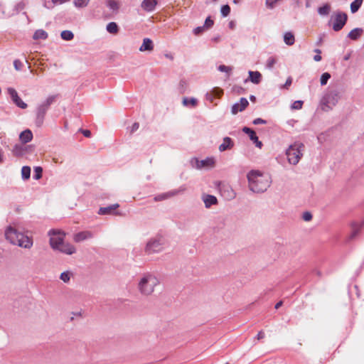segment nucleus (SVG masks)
<instances>
[{
    "mask_svg": "<svg viewBox=\"0 0 364 364\" xmlns=\"http://www.w3.org/2000/svg\"><path fill=\"white\" fill-rule=\"evenodd\" d=\"M247 177L249 188L254 193H264L270 186L271 181L269 178L259 171H250L247 173Z\"/></svg>",
    "mask_w": 364,
    "mask_h": 364,
    "instance_id": "f257e3e1",
    "label": "nucleus"
},
{
    "mask_svg": "<svg viewBox=\"0 0 364 364\" xmlns=\"http://www.w3.org/2000/svg\"><path fill=\"white\" fill-rule=\"evenodd\" d=\"M5 237L11 244L21 247L30 249L33 246V239L31 237L26 235L11 226H9L6 229Z\"/></svg>",
    "mask_w": 364,
    "mask_h": 364,
    "instance_id": "f03ea898",
    "label": "nucleus"
},
{
    "mask_svg": "<svg viewBox=\"0 0 364 364\" xmlns=\"http://www.w3.org/2000/svg\"><path fill=\"white\" fill-rule=\"evenodd\" d=\"M341 97L339 92H325L319 101L316 112H328L337 105Z\"/></svg>",
    "mask_w": 364,
    "mask_h": 364,
    "instance_id": "7ed1b4c3",
    "label": "nucleus"
},
{
    "mask_svg": "<svg viewBox=\"0 0 364 364\" xmlns=\"http://www.w3.org/2000/svg\"><path fill=\"white\" fill-rule=\"evenodd\" d=\"M58 95H51L42 101L36 107L35 124L38 127H41L44 122L47 111L58 98Z\"/></svg>",
    "mask_w": 364,
    "mask_h": 364,
    "instance_id": "20e7f679",
    "label": "nucleus"
},
{
    "mask_svg": "<svg viewBox=\"0 0 364 364\" xmlns=\"http://www.w3.org/2000/svg\"><path fill=\"white\" fill-rule=\"evenodd\" d=\"M305 146L303 143L296 141L291 144L286 150L288 162L291 165H296L303 156Z\"/></svg>",
    "mask_w": 364,
    "mask_h": 364,
    "instance_id": "39448f33",
    "label": "nucleus"
},
{
    "mask_svg": "<svg viewBox=\"0 0 364 364\" xmlns=\"http://www.w3.org/2000/svg\"><path fill=\"white\" fill-rule=\"evenodd\" d=\"M159 284V280L151 274H146L139 282V290L142 294L150 295L154 287Z\"/></svg>",
    "mask_w": 364,
    "mask_h": 364,
    "instance_id": "423d86ee",
    "label": "nucleus"
},
{
    "mask_svg": "<svg viewBox=\"0 0 364 364\" xmlns=\"http://www.w3.org/2000/svg\"><path fill=\"white\" fill-rule=\"evenodd\" d=\"M347 19L348 16L345 13L336 11L331 16L328 25L331 26L334 31H339L346 25Z\"/></svg>",
    "mask_w": 364,
    "mask_h": 364,
    "instance_id": "0eeeda50",
    "label": "nucleus"
},
{
    "mask_svg": "<svg viewBox=\"0 0 364 364\" xmlns=\"http://www.w3.org/2000/svg\"><path fill=\"white\" fill-rule=\"evenodd\" d=\"M164 245V239L161 236H158L150 239L146 245L145 253L151 255L162 251Z\"/></svg>",
    "mask_w": 364,
    "mask_h": 364,
    "instance_id": "6e6552de",
    "label": "nucleus"
},
{
    "mask_svg": "<svg viewBox=\"0 0 364 364\" xmlns=\"http://www.w3.org/2000/svg\"><path fill=\"white\" fill-rule=\"evenodd\" d=\"M50 237V245L52 248L57 250L63 242V235L55 230H50L48 232Z\"/></svg>",
    "mask_w": 364,
    "mask_h": 364,
    "instance_id": "1a4fd4ad",
    "label": "nucleus"
},
{
    "mask_svg": "<svg viewBox=\"0 0 364 364\" xmlns=\"http://www.w3.org/2000/svg\"><path fill=\"white\" fill-rule=\"evenodd\" d=\"M119 207L118 203L112 204L107 207H101L97 213L100 215H119L117 209Z\"/></svg>",
    "mask_w": 364,
    "mask_h": 364,
    "instance_id": "9d476101",
    "label": "nucleus"
},
{
    "mask_svg": "<svg viewBox=\"0 0 364 364\" xmlns=\"http://www.w3.org/2000/svg\"><path fill=\"white\" fill-rule=\"evenodd\" d=\"M93 237L94 234L91 231L85 230L75 233L73 236V240L75 242H81Z\"/></svg>",
    "mask_w": 364,
    "mask_h": 364,
    "instance_id": "9b49d317",
    "label": "nucleus"
},
{
    "mask_svg": "<svg viewBox=\"0 0 364 364\" xmlns=\"http://www.w3.org/2000/svg\"><path fill=\"white\" fill-rule=\"evenodd\" d=\"M249 105L246 98L242 97L239 102L234 104L232 106L231 112L233 114H237L239 112L243 111Z\"/></svg>",
    "mask_w": 364,
    "mask_h": 364,
    "instance_id": "f8f14e48",
    "label": "nucleus"
},
{
    "mask_svg": "<svg viewBox=\"0 0 364 364\" xmlns=\"http://www.w3.org/2000/svg\"><path fill=\"white\" fill-rule=\"evenodd\" d=\"M185 190H186V188L184 186H181L178 190H173V191H169L168 193H164V194H161V195H159L158 196H156L154 198V200L156 201L165 200V199H166V198H168L169 197L174 196L178 194L179 193L183 192Z\"/></svg>",
    "mask_w": 364,
    "mask_h": 364,
    "instance_id": "ddd939ff",
    "label": "nucleus"
},
{
    "mask_svg": "<svg viewBox=\"0 0 364 364\" xmlns=\"http://www.w3.org/2000/svg\"><path fill=\"white\" fill-rule=\"evenodd\" d=\"M139 50L141 52H151L154 50L153 41L149 38H144L142 44L139 47Z\"/></svg>",
    "mask_w": 364,
    "mask_h": 364,
    "instance_id": "4468645a",
    "label": "nucleus"
},
{
    "mask_svg": "<svg viewBox=\"0 0 364 364\" xmlns=\"http://www.w3.org/2000/svg\"><path fill=\"white\" fill-rule=\"evenodd\" d=\"M233 146H234L233 140L229 136H225L223 139V143L219 146V151L223 152L226 150L231 149Z\"/></svg>",
    "mask_w": 364,
    "mask_h": 364,
    "instance_id": "2eb2a0df",
    "label": "nucleus"
},
{
    "mask_svg": "<svg viewBox=\"0 0 364 364\" xmlns=\"http://www.w3.org/2000/svg\"><path fill=\"white\" fill-rule=\"evenodd\" d=\"M57 250H59L60 252L65 253L67 255H72L75 252L76 249L75 247L69 243H64L62 242V245H60V247H58Z\"/></svg>",
    "mask_w": 364,
    "mask_h": 364,
    "instance_id": "dca6fc26",
    "label": "nucleus"
},
{
    "mask_svg": "<svg viewBox=\"0 0 364 364\" xmlns=\"http://www.w3.org/2000/svg\"><path fill=\"white\" fill-rule=\"evenodd\" d=\"M11 99L14 102V103L21 109H25L27 107V104L22 101V100L18 97V92H9Z\"/></svg>",
    "mask_w": 364,
    "mask_h": 364,
    "instance_id": "f3484780",
    "label": "nucleus"
},
{
    "mask_svg": "<svg viewBox=\"0 0 364 364\" xmlns=\"http://www.w3.org/2000/svg\"><path fill=\"white\" fill-rule=\"evenodd\" d=\"M203 200L205 203V206L207 208H209L213 205H216L218 203V199L215 196L213 195H204L203 196Z\"/></svg>",
    "mask_w": 364,
    "mask_h": 364,
    "instance_id": "a211bd4d",
    "label": "nucleus"
},
{
    "mask_svg": "<svg viewBox=\"0 0 364 364\" xmlns=\"http://www.w3.org/2000/svg\"><path fill=\"white\" fill-rule=\"evenodd\" d=\"M105 4L113 13H117L119 9V2L117 0H105Z\"/></svg>",
    "mask_w": 364,
    "mask_h": 364,
    "instance_id": "6ab92c4d",
    "label": "nucleus"
},
{
    "mask_svg": "<svg viewBox=\"0 0 364 364\" xmlns=\"http://www.w3.org/2000/svg\"><path fill=\"white\" fill-rule=\"evenodd\" d=\"M156 0H143L141 8L146 11H152L156 6Z\"/></svg>",
    "mask_w": 364,
    "mask_h": 364,
    "instance_id": "aec40b11",
    "label": "nucleus"
},
{
    "mask_svg": "<svg viewBox=\"0 0 364 364\" xmlns=\"http://www.w3.org/2000/svg\"><path fill=\"white\" fill-rule=\"evenodd\" d=\"M19 139L23 144H26L32 140L33 133L30 129H26L20 134Z\"/></svg>",
    "mask_w": 364,
    "mask_h": 364,
    "instance_id": "412c9836",
    "label": "nucleus"
},
{
    "mask_svg": "<svg viewBox=\"0 0 364 364\" xmlns=\"http://www.w3.org/2000/svg\"><path fill=\"white\" fill-rule=\"evenodd\" d=\"M223 93L224 92H206L205 100L216 105L217 102H215V100H219Z\"/></svg>",
    "mask_w": 364,
    "mask_h": 364,
    "instance_id": "4be33fe9",
    "label": "nucleus"
},
{
    "mask_svg": "<svg viewBox=\"0 0 364 364\" xmlns=\"http://www.w3.org/2000/svg\"><path fill=\"white\" fill-rule=\"evenodd\" d=\"M248 80L254 84H259L262 80V75L258 71H249Z\"/></svg>",
    "mask_w": 364,
    "mask_h": 364,
    "instance_id": "5701e85b",
    "label": "nucleus"
},
{
    "mask_svg": "<svg viewBox=\"0 0 364 364\" xmlns=\"http://www.w3.org/2000/svg\"><path fill=\"white\" fill-rule=\"evenodd\" d=\"M284 42L287 46H293L295 43V37L292 32L287 31L283 36Z\"/></svg>",
    "mask_w": 364,
    "mask_h": 364,
    "instance_id": "b1692460",
    "label": "nucleus"
},
{
    "mask_svg": "<svg viewBox=\"0 0 364 364\" xmlns=\"http://www.w3.org/2000/svg\"><path fill=\"white\" fill-rule=\"evenodd\" d=\"M26 152V147L20 144H16L12 149L13 155L15 156H22Z\"/></svg>",
    "mask_w": 364,
    "mask_h": 364,
    "instance_id": "393cba45",
    "label": "nucleus"
},
{
    "mask_svg": "<svg viewBox=\"0 0 364 364\" xmlns=\"http://www.w3.org/2000/svg\"><path fill=\"white\" fill-rule=\"evenodd\" d=\"M331 8L328 4H325L323 6L318 8V14L321 16H326L331 12Z\"/></svg>",
    "mask_w": 364,
    "mask_h": 364,
    "instance_id": "a878e982",
    "label": "nucleus"
},
{
    "mask_svg": "<svg viewBox=\"0 0 364 364\" xmlns=\"http://www.w3.org/2000/svg\"><path fill=\"white\" fill-rule=\"evenodd\" d=\"M196 164H197L196 167L198 168H201L205 166H209L213 165L214 161L213 159L208 158L206 159L201 160V161L196 160Z\"/></svg>",
    "mask_w": 364,
    "mask_h": 364,
    "instance_id": "bb28decb",
    "label": "nucleus"
},
{
    "mask_svg": "<svg viewBox=\"0 0 364 364\" xmlns=\"http://www.w3.org/2000/svg\"><path fill=\"white\" fill-rule=\"evenodd\" d=\"M35 40H46L48 38V33L43 29L36 30L33 36Z\"/></svg>",
    "mask_w": 364,
    "mask_h": 364,
    "instance_id": "cd10ccee",
    "label": "nucleus"
},
{
    "mask_svg": "<svg viewBox=\"0 0 364 364\" xmlns=\"http://www.w3.org/2000/svg\"><path fill=\"white\" fill-rule=\"evenodd\" d=\"M183 104L186 107H195L198 105V100L194 97H184L183 99Z\"/></svg>",
    "mask_w": 364,
    "mask_h": 364,
    "instance_id": "c85d7f7f",
    "label": "nucleus"
},
{
    "mask_svg": "<svg viewBox=\"0 0 364 364\" xmlns=\"http://www.w3.org/2000/svg\"><path fill=\"white\" fill-rule=\"evenodd\" d=\"M363 29L356 28L350 31L348 37L352 40H357L362 34Z\"/></svg>",
    "mask_w": 364,
    "mask_h": 364,
    "instance_id": "c756f323",
    "label": "nucleus"
},
{
    "mask_svg": "<svg viewBox=\"0 0 364 364\" xmlns=\"http://www.w3.org/2000/svg\"><path fill=\"white\" fill-rule=\"evenodd\" d=\"M106 30L111 34H117L119 31V26L115 22H110L107 24Z\"/></svg>",
    "mask_w": 364,
    "mask_h": 364,
    "instance_id": "7c9ffc66",
    "label": "nucleus"
},
{
    "mask_svg": "<svg viewBox=\"0 0 364 364\" xmlns=\"http://www.w3.org/2000/svg\"><path fill=\"white\" fill-rule=\"evenodd\" d=\"M69 1L70 0H51V2L45 1L43 4V6L46 9H51L53 8L55 4H62Z\"/></svg>",
    "mask_w": 364,
    "mask_h": 364,
    "instance_id": "2f4dec72",
    "label": "nucleus"
},
{
    "mask_svg": "<svg viewBox=\"0 0 364 364\" xmlns=\"http://www.w3.org/2000/svg\"><path fill=\"white\" fill-rule=\"evenodd\" d=\"M218 70L221 73H225L226 77H230V75L232 74L233 68L232 66H227L225 65H220L218 67Z\"/></svg>",
    "mask_w": 364,
    "mask_h": 364,
    "instance_id": "473e14b6",
    "label": "nucleus"
},
{
    "mask_svg": "<svg viewBox=\"0 0 364 364\" xmlns=\"http://www.w3.org/2000/svg\"><path fill=\"white\" fill-rule=\"evenodd\" d=\"M242 132L249 136L251 141H253L255 139H257V136L255 132L253 129H252L251 128L245 127L242 129Z\"/></svg>",
    "mask_w": 364,
    "mask_h": 364,
    "instance_id": "72a5a7b5",
    "label": "nucleus"
},
{
    "mask_svg": "<svg viewBox=\"0 0 364 364\" xmlns=\"http://www.w3.org/2000/svg\"><path fill=\"white\" fill-rule=\"evenodd\" d=\"M90 0H73V4L77 9H82L89 4Z\"/></svg>",
    "mask_w": 364,
    "mask_h": 364,
    "instance_id": "f704fd0d",
    "label": "nucleus"
},
{
    "mask_svg": "<svg viewBox=\"0 0 364 364\" xmlns=\"http://www.w3.org/2000/svg\"><path fill=\"white\" fill-rule=\"evenodd\" d=\"M31 176V168L27 166H24L21 168V177L23 180H28Z\"/></svg>",
    "mask_w": 364,
    "mask_h": 364,
    "instance_id": "c9c22d12",
    "label": "nucleus"
},
{
    "mask_svg": "<svg viewBox=\"0 0 364 364\" xmlns=\"http://www.w3.org/2000/svg\"><path fill=\"white\" fill-rule=\"evenodd\" d=\"M60 36L65 41H71L74 38V34L72 31L65 30L61 32Z\"/></svg>",
    "mask_w": 364,
    "mask_h": 364,
    "instance_id": "e433bc0d",
    "label": "nucleus"
},
{
    "mask_svg": "<svg viewBox=\"0 0 364 364\" xmlns=\"http://www.w3.org/2000/svg\"><path fill=\"white\" fill-rule=\"evenodd\" d=\"M363 0H355L350 4V10L352 13H355L358 11L363 4Z\"/></svg>",
    "mask_w": 364,
    "mask_h": 364,
    "instance_id": "4c0bfd02",
    "label": "nucleus"
},
{
    "mask_svg": "<svg viewBox=\"0 0 364 364\" xmlns=\"http://www.w3.org/2000/svg\"><path fill=\"white\" fill-rule=\"evenodd\" d=\"M43 175V168L41 166H36L34 167V173H33V178L36 180H38L42 178Z\"/></svg>",
    "mask_w": 364,
    "mask_h": 364,
    "instance_id": "58836bf2",
    "label": "nucleus"
},
{
    "mask_svg": "<svg viewBox=\"0 0 364 364\" xmlns=\"http://www.w3.org/2000/svg\"><path fill=\"white\" fill-rule=\"evenodd\" d=\"M71 275L72 273L70 272H63L61 273L60 279L63 280L64 282L68 283L70 279Z\"/></svg>",
    "mask_w": 364,
    "mask_h": 364,
    "instance_id": "ea45409f",
    "label": "nucleus"
},
{
    "mask_svg": "<svg viewBox=\"0 0 364 364\" xmlns=\"http://www.w3.org/2000/svg\"><path fill=\"white\" fill-rule=\"evenodd\" d=\"M26 3L23 1H21L18 2L14 7V9L16 13H18L19 11L23 10L26 8Z\"/></svg>",
    "mask_w": 364,
    "mask_h": 364,
    "instance_id": "a19ab883",
    "label": "nucleus"
},
{
    "mask_svg": "<svg viewBox=\"0 0 364 364\" xmlns=\"http://www.w3.org/2000/svg\"><path fill=\"white\" fill-rule=\"evenodd\" d=\"M331 78V75L328 73H324L321 75L320 82L322 85L327 83L328 80Z\"/></svg>",
    "mask_w": 364,
    "mask_h": 364,
    "instance_id": "79ce46f5",
    "label": "nucleus"
},
{
    "mask_svg": "<svg viewBox=\"0 0 364 364\" xmlns=\"http://www.w3.org/2000/svg\"><path fill=\"white\" fill-rule=\"evenodd\" d=\"M221 14L223 17L228 16L230 13V7L228 5H224L221 7Z\"/></svg>",
    "mask_w": 364,
    "mask_h": 364,
    "instance_id": "37998d69",
    "label": "nucleus"
},
{
    "mask_svg": "<svg viewBox=\"0 0 364 364\" xmlns=\"http://www.w3.org/2000/svg\"><path fill=\"white\" fill-rule=\"evenodd\" d=\"M280 0H266L265 4L269 9H274Z\"/></svg>",
    "mask_w": 364,
    "mask_h": 364,
    "instance_id": "c03bdc74",
    "label": "nucleus"
},
{
    "mask_svg": "<svg viewBox=\"0 0 364 364\" xmlns=\"http://www.w3.org/2000/svg\"><path fill=\"white\" fill-rule=\"evenodd\" d=\"M303 104H304L303 101L296 100L291 105V107L293 109H301Z\"/></svg>",
    "mask_w": 364,
    "mask_h": 364,
    "instance_id": "a18cd8bd",
    "label": "nucleus"
},
{
    "mask_svg": "<svg viewBox=\"0 0 364 364\" xmlns=\"http://www.w3.org/2000/svg\"><path fill=\"white\" fill-rule=\"evenodd\" d=\"M356 226H357V224H355V223L353 224V230L350 235V237L352 239L354 238L355 237H356V235L358 234V232L360 231V227H356Z\"/></svg>",
    "mask_w": 364,
    "mask_h": 364,
    "instance_id": "49530a36",
    "label": "nucleus"
},
{
    "mask_svg": "<svg viewBox=\"0 0 364 364\" xmlns=\"http://www.w3.org/2000/svg\"><path fill=\"white\" fill-rule=\"evenodd\" d=\"M302 218L305 221H309L312 219V215L310 212H304L302 215Z\"/></svg>",
    "mask_w": 364,
    "mask_h": 364,
    "instance_id": "de8ad7c7",
    "label": "nucleus"
},
{
    "mask_svg": "<svg viewBox=\"0 0 364 364\" xmlns=\"http://www.w3.org/2000/svg\"><path fill=\"white\" fill-rule=\"evenodd\" d=\"M213 25V21L210 17L207 18L205 21L204 27L210 28Z\"/></svg>",
    "mask_w": 364,
    "mask_h": 364,
    "instance_id": "09e8293b",
    "label": "nucleus"
},
{
    "mask_svg": "<svg viewBox=\"0 0 364 364\" xmlns=\"http://www.w3.org/2000/svg\"><path fill=\"white\" fill-rule=\"evenodd\" d=\"M204 26H198L193 29V32L195 35H198L204 31Z\"/></svg>",
    "mask_w": 364,
    "mask_h": 364,
    "instance_id": "8fccbe9b",
    "label": "nucleus"
},
{
    "mask_svg": "<svg viewBox=\"0 0 364 364\" xmlns=\"http://www.w3.org/2000/svg\"><path fill=\"white\" fill-rule=\"evenodd\" d=\"M14 65L16 70H19L21 69L22 63L18 60H16L14 62Z\"/></svg>",
    "mask_w": 364,
    "mask_h": 364,
    "instance_id": "3c124183",
    "label": "nucleus"
},
{
    "mask_svg": "<svg viewBox=\"0 0 364 364\" xmlns=\"http://www.w3.org/2000/svg\"><path fill=\"white\" fill-rule=\"evenodd\" d=\"M276 63V60L273 58H270L267 60V65L269 68H272L273 65Z\"/></svg>",
    "mask_w": 364,
    "mask_h": 364,
    "instance_id": "603ef678",
    "label": "nucleus"
},
{
    "mask_svg": "<svg viewBox=\"0 0 364 364\" xmlns=\"http://www.w3.org/2000/svg\"><path fill=\"white\" fill-rule=\"evenodd\" d=\"M252 123L255 125H257V124H266L267 122L265 120L262 119V118H257L253 120Z\"/></svg>",
    "mask_w": 364,
    "mask_h": 364,
    "instance_id": "864d4df0",
    "label": "nucleus"
},
{
    "mask_svg": "<svg viewBox=\"0 0 364 364\" xmlns=\"http://www.w3.org/2000/svg\"><path fill=\"white\" fill-rule=\"evenodd\" d=\"M139 127V124L138 122H134L132 127H131V134L134 133V132H136Z\"/></svg>",
    "mask_w": 364,
    "mask_h": 364,
    "instance_id": "5fc2aeb1",
    "label": "nucleus"
},
{
    "mask_svg": "<svg viewBox=\"0 0 364 364\" xmlns=\"http://www.w3.org/2000/svg\"><path fill=\"white\" fill-rule=\"evenodd\" d=\"M253 142L255 143V146L259 149H261L263 146L262 141L259 140L258 137H257V139H255Z\"/></svg>",
    "mask_w": 364,
    "mask_h": 364,
    "instance_id": "6e6d98bb",
    "label": "nucleus"
},
{
    "mask_svg": "<svg viewBox=\"0 0 364 364\" xmlns=\"http://www.w3.org/2000/svg\"><path fill=\"white\" fill-rule=\"evenodd\" d=\"M82 133L85 137H90L91 132L88 129H82Z\"/></svg>",
    "mask_w": 364,
    "mask_h": 364,
    "instance_id": "4d7b16f0",
    "label": "nucleus"
},
{
    "mask_svg": "<svg viewBox=\"0 0 364 364\" xmlns=\"http://www.w3.org/2000/svg\"><path fill=\"white\" fill-rule=\"evenodd\" d=\"M236 194L234 192V191L230 188V191H228V197L230 199L234 198L235 197Z\"/></svg>",
    "mask_w": 364,
    "mask_h": 364,
    "instance_id": "13d9d810",
    "label": "nucleus"
},
{
    "mask_svg": "<svg viewBox=\"0 0 364 364\" xmlns=\"http://www.w3.org/2000/svg\"><path fill=\"white\" fill-rule=\"evenodd\" d=\"M264 338V333L262 331H260L257 335V338L258 340H260V339H262Z\"/></svg>",
    "mask_w": 364,
    "mask_h": 364,
    "instance_id": "bf43d9fd",
    "label": "nucleus"
},
{
    "mask_svg": "<svg viewBox=\"0 0 364 364\" xmlns=\"http://www.w3.org/2000/svg\"><path fill=\"white\" fill-rule=\"evenodd\" d=\"M291 84V79L289 77L287 80V82L284 85V88L288 89L289 86H290Z\"/></svg>",
    "mask_w": 364,
    "mask_h": 364,
    "instance_id": "052dcab7",
    "label": "nucleus"
},
{
    "mask_svg": "<svg viewBox=\"0 0 364 364\" xmlns=\"http://www.w3.org/2000/svg\"><path fill=\"white\" fill-rule=\"evenodd\" d=\"M314 60L316 62H318L320 60H321V54H316V55H314Z\"/></svg>",
    "mask_w": 364,
    "mask_h": 364,
    "instance_id": "680f3d73",
    "label": "nucleus"
},
{
    "mask_svg": "<svg viewBox=\"0 0 364 364\" xmlns=\"http://www.w3.org/2000/svg\"><path fill=\"white\" fill-rule=\"evenodd\" d=\"M283 304V301H279V302H277L276 304H275V309H278L279 308H280Z\"/></svg>",
    "mask_w": 364,
    "mask_h": 364,
    "instance_id": "e2e57ef3",
    "label": "nucleus"
},
{
    "mask_svg": "<svg viewBox=\"0 0 364 364\" xmlns=\"http://www.w3.org/2000/svg\"><path fill=\"white\" fill-rule=\"evenodd\" d=\"M3 162H4V155L2 154L1 150L0 149V163H3Z\"/></svg>",
    "mask_w": 364,
    "mask_h": 364,
    "instance_id": "0e129e2a",
    "label": "nucleus"
},
{
    "mask_svg": "<svg viewBox=\"0 0 364 364\" xmlns=\"http://www.w3.org/2000/svg\"><path fill=\"white\" fill-rule=\"evenodd\" d=\"M229 26L230 28H233L235 26V23L233 21L230 22Z\"/></svg>",
    "mask_w": 364,
    "mask_h": 364,
    "instance_id": "69168bd1",
    "label": "nucleus"
},
{
    "mask_svg": "<svg viewBox=\"0 0 364 364\" xmlns=\"http://www.w3.org/2000/svg\"><path fill=\"white\" fill-rule=\"evenodd\" d=\"M314 51H315L317 54H321V50H319V49H316Z\"/></svg>",
    "mask_w": 364,
    "mask_h": 364,
    "instance_id": "338daca9",
    "label": "nucleus"
},
{
    "mask_svg": "<svg viewBox=\"0 0 364 364\" xmlns=\"http://www.w3.org/2000/svg\"><path fill=\"white\" fill-rule=\"evenodd\" d=\"M349 58H350V55H348L344 57V60H347L349 59Z\"/></svg>",
    "mask_w": 364,
    "mask_h": 364,
    "instance_id": "774afa93",
    "label": "nucleus"
}]
</instances>
